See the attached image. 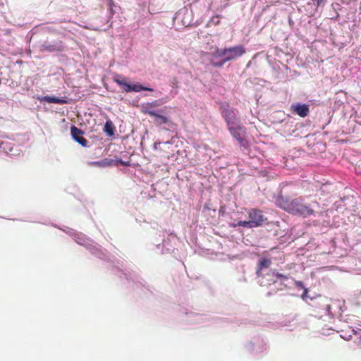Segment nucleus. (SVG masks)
<instances>
[{"label": "nucleus", "instance_id": "obj_12", "mask_svg": "<svg viewBox=\"0 0 361 361\" xmlns=\"http://www.w3.org/2000/svg\"><path fill=\"white\" fill-rule=\"evenodd\" d=\"M261 277L262 278V280H265L262 282L264 283V286H270L277 282V280L274 279V276H272L271 270L265 275L262 274V276Z\"/></svg>", "mask_w": 361, "mask_h": 361}, {"label": "nucleus", "instance_id": "obj_16", "mask_svg": "<svg viewBox=\"0 0 361 361\" xmlns=\"http://www.w3.org/2000/svg\"><path fill=\"white\" fill-rule=\"evenodd\" d=\"M152 116L155 118V122L159 125L165 124L169 122V119L167 117L158 114L157 113H156V116Z\"/></svg>", "mask_w": 361, "mask_h": 361}, {"label": "nucleus", "instance_id": "obj_25", "mask_svg": "<svg viewBox=\"0 0 361 361\" xmlns=\"http://www.w3.org/2000/svg\"><path fill=\"white\" fill-rule=\"evenodd\" d=\"M359 10L361 11V1H360V6H359Z\"/></svg>", "mask_w": 361, "mask_h": 361}, {"label": "nucleus", "instance_id": "obj_11", "mask_svg": "<svg viewBox=\"0 0 361 361\" xmlns=\"http://www.w3.org/2000/svg\"><path fill=\"white\" fill-rule=\"evenodd\" d=\"M41 101L46 102L48 103L64 104L67 103V101L63 99H60L56 97L45 96Z\"/></svg>", "mask_w": 361, "mask_h": 361}, {"label": "nucleus", "instance_id": "obj_1", "mask_svg": "<svg viewBox=\"0 0 361 361\" xmlns=\"http://www.w3.org/2000/svg\"><path fill=\"white\" fill-rule=\"evenodd\" d=\"M313 204H318L317 202H313L312 204L305 202V199L302 197L293 200L282 199L279 200V206L285 211L304 217L314 214Z\"/></svg>", "mask_w": 361, "mask_h": 361}, {"label": "nucleus", "instance_id": "obj_17", "mask_svg": "<svg viewBox=\"0 0 361 361\" xmlns=\"http://www.w3.org/2000/svg\"><path fill=\"white\" fill-rule=\"evenodd\" d=\"M272 276L276 277L277 279L281 280V283H282L283 281L288 279V276L279 273L276 269L271 270Z\"/></svg>", "mask_w": 361, "mask_h": 361}, {"label": "nucleus", "instance_id": "obj_22", "mask_svg": "<svg viewBox=\"0 0 361 361\" xmlns=\"http://www.w3.org/2000/svg\"><path fill=\"white\" fill-rule=\"evenodd\" d=\"M226 61H224V59L219 63H214L213 65L214 66H218V67H221L224 65V63H226Z\"/></svg>", "mask_w": 361, "mask_h": 361}, {"label": "nucleus", "instance_id": "obj_19", "mask_svg": "<svg viewBox=\"0 0 361 361\" xmlns=\"http://www.w3.org/2000/svg\"><path fill=\"white\" fill-rule=\"evenodd\" d=\"M228 53V48H225V49H217L216 50V55L218 56H225V58L226 57V54Z\"/></svg>", "mask_w": 361, "mask_h": 361}, {"label": "nucleus", "instance_id": "obj_18", "mask_svg": "<svg viewBox=\"0 0 361 361\" xmlns=\"http://www.w3.org/2000/svg\"><path fill=\"white\" fill-rule=\"evenodd\" d=\"M238 226H241L245 228H253L250 220L248 221H239L237 224Z\"/></svg>", "mask_w": 361, "mask_h": 361}, {"label": "nucleus", "instance_id": "obj_4", "mask_svg": "<svg viewBox=\"0 0 361 361\" xmlns=\"http://www.w3.org/2000/svg\"><path fill=\"white\" fill-rule=\"evenodd\" d=\"M248 216L253 228L262 226L267 220V218L264 216L262 212L257 209H251L248 213Z\"/></svg>", "mask_w": 361, "mask_h": 361}, {"label": "nucleus", "instance_id": "obj_14", "mask_svg": "<svg viewBox=\"0 0 361 361\" xmlns=\"http://www.w3.org/2000/svg\"><path fill=\"white\" fill-rule=\"evenodd\" d=\"M104 132L109 136L114 135V127L111 121H106L104 125Z\"/></svg>", "mask_w": 361, "mask_h": 361}, {"label": "nucleus", "instance_id": "obj_9", "mask_svg": "<svg viewBox=\"0 0 361 361\" xmlns=\"http://www.w3.org/2000/svg\"><path fill=\"white\" fill-rule=\"evenodd\" d=\"M271 264V260L267 257H262L257 263L256 274L258 277L262 276V271L264 268H269Z\"/></svg>", "mask_w": 361, "mask_h": 361}, {"label": "nucleus", "instance_id": "obj_21", "mask_svg": "<svg viewBox=\"0 0 361 361\" xmlns=\"http://www.w3.org/2000/svg\"><path fill=\"white\" fill-rule=\"evenodd\" d=\"M315 6L317 7L321 6L324 2V0H312Z\"/></svg>", "mask_w": 361, "mask_h": 361}, {"label": "nucleus", "instance_id": "obj_23", "mask_svg": "<svg viewBox=\"0 0 361 361\" xmlns=\"http://www.w3.org/2000/svg\"><path fill=\"white\" fill-rule=\"evenodd\" d=\"M295 284L298 287L303 288V283L302 281H296Z\"/></svg>", "mask_w": 361, "mask_h": 361}, {"label": "nucleus", "instance_id": "obj_2", "mask_svg": "<svg viewBox=\"0 0 361 361\" xmlns=\"http://www.w3.org/2000/svg\"><path fill=\"white\" fill-rule=\"evenodd\" d=\"M114 81L116 82L118 85L123 87V90L126 92H138L142 90L150 91L152 92L153 89L149 87H146L142 86L140 84H130L128 83L124 79L121 78V75H116L114 78Z\"/></svg>", "mask_w": 361, "mask_h": 361}, {"label": "nucleus", "instance_id": "obj_3", "mask_svg": "<svg viewBox=\"0 0 361 361\" xmlns=\"http://www.w3.org/2000/svg\"><path fill=\"white\" fill-rule=\"evenodd\" d=\"M231 135L238 142L239 145L245 148L248 147V142L245 139V128L241 125H235L228 128Z\"/></svg>", "mask_w": 361, "mask_h": 361}, {"label": "nucleus", "instance_id": "obj_7", "mask_svg": "<svg viewBox=\"0 0 361 361\" xmlns=\"http://www.w3.org/2000/svg\"><path fill=\"white\" fill-rule=\"evenodd\" d=\"M71 134L73 139L82 147H87L88 141L83 137L84 132L75 126L71 127Z\"/></svg>", "mask_w": 361, "mask_h": 361}, {"label": "nucleus", "instance_id": "obj_13", "mask_svg": "<svg viewBox=\"0 0 361 361\" xmlns=\"http://www.w3.org/2000/svg\"><path fill=\"white\" fill-rule=\"evenodd\" d=\"M112 163H113L112 159H104L101 161L91 162L90 165L99 166V167H106L108 166H111L112 164Z\"/></svg>", "mask_w": 361, "mask_h": 361}, {"label": "nucleus", "instance_id": "obj_24", "mask_svg": "<svg viewBox=\"0 0 361 361\" xmlns=\"http://www.w3.org/2000/svg\"><path fill=\"white\" fill-rule=\"evenodd\" d=\"M120 163H121L122 165H123V166H128V165H129L128 162H125V161H121V160H120Z\"/></svg>", "mask_w": 361, "mask_h": 361}, {"label": "nucleus", "instance_id": "obj_6", "mask_svg": "<svg viewBox=\"0 0 361 361\" xmlns=\"http://www.w3.org/2000/svg\"><path fill=\"white\" fill-rule=\"evenodd\" d=\"M245 53V49L243 45H238L228 48V53L224 61H229L241 56Z\"/></svg>", "mask_w": 361, "mask_h": 361}, {"label": "nucleus", "instance_id": "obj_20", "mask_svg": "<svg viewBox=\"0 0 361 361\" xmlns=\"http://www.w3.org/2000/svg\"><path fill=\"white\" fill-rule=\"evenodd\" d=\"M107 3V6H109L110 10L113 9V7L114 6V0H106Z\"/></svg>", "mask_w": 361, "mask_h": 361}, {"label": "nucleus", "instance_id": "obj_5", "mask_svg": "<svg viewBox=\"0 0 361 361\" xmlns=\"http://www.w3.org/2000/svg\"><path fill=\"white\" fill-rule=\"evenodd\" d=\"M221 116L224 118L228 128L237 125L238 121L237 113L232 109L225 108L221 111Z\"/></svg>", "mask_w": 361, "mask_h": 361}, {"label": "nucleus", "instance_id": "obj_10", "mask_svg": "<svg viewBox=\"0 0 361 361\" xmlns=\"http://www.w3.org/2000/svg\"><path fill=\"white\" fill-rule=\"evenodd\" d=\"M159 105H160V104H159V101H157V100L153 101L152 102H148V103L145 104V106H143L142 112L145 114H147L150 116H156L157 112L154 110H153L152 109L154 107H157Z\"/></svg>", "mask_w": 361, "mask_h": 361}, {"label": "nucleus", "instance_id": "obj_15", "mask_svg": "<svg viewBox=\"0 0 361 361\" xmlns=\"http://www.w3.org/2000/svg\"><path fill=\"white\" fill-rule=\"evenodd\" d=\"M40 50L42 51L52 52V51H56L57 49L55 45L50 44L45 42L40 46Z\"/></svg>", "mask_w": 361, "mask_h": 361}, {"label": "nucleus", "instance_id": "obj_8", "mask_svg": "<svg viewBox=\"0 0 361 361\" xmlns=\"http://www.w3.org/2000/svg\"><path fill=\"white\" fill-rule=\"evenodd\" d=\"M290 110L293 114H297L302 118L306 117L310 112L309 106L307 104L300 103L292 104Z\"/></svg>", "mask_w": 361, "mask_h": 361}]
</instances>
